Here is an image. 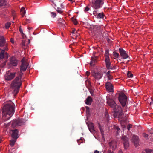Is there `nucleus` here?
<instances>
[{"instance_id":"1","label":"nucleus","mask_w":153,"mask_h":153,"mask_svg":"<svg viewBox=\"0 0 153 153\" xmlns=\"http://www.w3.org/2000/svg\"><path fill=\"white\" fill-rule=\"evenodd\" d=\"M14 104L12 102L7 103L3 107L2 111L3 118L4 121L9 119L14 112Z\"/></svg>"},{"instance_id":"2","label":"nucleus","mask_w":153,"mask_h":153,"mask_svg":"<svg viewBox=\"0 0 153 153\" xmlns=\"http://www.w3.org/2000/svg\"><path fill=\"white\" fill-rule=\"evenodd\" d=\"M22 84L21 76H17L12 82L11 88L13 90L12 93L14 96H15L19 92Z\"/></svg>"},{"instance_id":"3","label":"nucleus","mask_w":153,"mask_h":153,"mask_svg":"<svg viewBox=\"0 0 153 153\" xmlns=\"http://www.w3.org/2000/svg\"><path fill=\"white\" fill-rule=\"evenodd\" d=\"M115 113L114 114V117H117L119 120L121 121H124V119H126V118H123V115L122 110L120 106L116 105L114 108Z\"/></svg>"},{"instance_id":"4","label":"nucleus","mask_w":153,"mask_h":153,"mask_svg":"<svg viewBox=\"0 0 153 153\" xmlns=\"http://www.w3.org/2000/svg\"><path fill=\"white\" fill-rule=\"evenodd\" d=\"M104 4L103 0H94L92 1V6L95 9L101 8Z\"/></svg>"},{"instance_id":"5","label":"nucleus","mask_w":153,"mask_h":153,"mask_svg":"<svg viewBox=\"0 0 153 153\" xmlns=\"http://www.w3.org/2000/svg\"><path fill=\"white\" fill-rule=\"evenodd\" d=\"M127 97L123 93H120L119 94L118 100L123 107H124L127 101Z\"/></svg>"},{"instance_id":"6","label":"nucleus","mask_w":153,"mask_h":153,"mask_svg":"<svg viewBox=\"0 0 153 153\" xmlns=\"http://www.w3.org/2000/svg\"><path fill=\"white\" fill-rule=\"evenodd\" d=\"M8 45L4 37L2 36H0V47L3 48L2 49H4L7 51L8 50Z\"/></svg>"},{"instance_id":"7","label":"nucleus","mask_w":153,"mask_h":153,"mask_svg":"<svg viewBox=\"0 0 153 153\" xmlns=\"http://www.w3.org/2000/svg\"><path fill=\"white\" fill-rule=\"evenodd\" d=\"M21 64L20 69L21 71H25L28 65L27 62V59L25 58L24 57L21 61Z\"/></svg>"},{"instance_id":"8","label":"nucleus","mask_w":153,"mask_h":153,"mask_svg":"<svg viewBox=\"0 0 153 153\" xmlns=\"http://www.w3.org/2000/svg\"><path fill=\"white\" fill-rule=\"evenodd\" d=\"M24 123V120L22 119H16L12 122V126L13 127L21 126L23 125Z\"/></svg>"},{"instance_id":"9","label":"nucleus","mask_w":153,"mask_h":153,"mask_svg":"<svg viewBox=\"0 0 153 153\" xmlns=\"http://www.w3.org/2000/svg\"><path fill=\"white\" fill-rule=\"evenodd\" d=\"M9 67H11L13 66H16L17 65V61L16 58L13 57H11L9 59V62L8 63Z\"/></svg>"},{"instance_id":"10","label":"nucleus","mask_w":153,"mask_h":153,"mask_svg":"<svg viewBox=\"0 0 153 153\" xmlns=\"http://www.w3.org/2000/svg\"><path fill=\"white\" fill-rule=\"evenodd\" d=\"M121 139L123 141L125 149H127L129 146V139L126 136L124 135L122 137Z\"/></svg>"},{"instance_id":"11","label":"nucleus","mask_w":153,"mask_h":153,"mask_svg":"<svg viewBox=\"0 0 153 153\" xmlns=\"http://www.w3.org/2000/svg\"><path fill=\"white\" fill-rule=\"evenodd\" d=\"M119 50L120 55L123 59H126L129 57V56L128 54V52L124 49L120 48Z\"/></svg>"},{"instance_id":"12","label":"nucleus","mask_w":153,"mask_h":153,"mask_svg":"<svg viewBox=\"0 0 153 153\" xmlns=\"http://www.w3.org/2000/svg\"><path fill=\"white\" fill-rule=\"evenodd\" d=\"M103 75V73L102 72H94L92 75L93 77L97 80H98L102 78Z\"/></svg>"},{"instance_id":"13","label":"nucleus","mask_w":153,"mask_h":153,"mask_svg":"<svg viewBox=\"0 0 153 153\" xmlns=\"http://www.w3.org/2000/svg\"><path fill=\"white\" fill-rule=\"evenodd\" d=\"M110 149L114 151L117 148V142L115 140H112L109 143Z\"/></svg>"},{"instance_id":"14","label":"nucleus","mask_w":153,"mask_h":153,"mask_svg":"<svg viewBox=\"0 0 153 153\" xmlns=\"http://www.w3.org/2000/svg\"><path fill=\"white\" fill-rule=\"evenodd\" d=\"M93 14L97 18L100 19H103L104 17H105L104 14L103 12L98 13L97 11H94L93 12Z\"/></svg>"},{"instance_id":"15","label":"nucleus","mask_w":153,"mask_h":153,"mask_svg":"<svg viewBox=\"0 0 153 153\" xmlns=\"http://www.w3.org/2000/svg\"><path fill=\"white\" fill-rule=\"evenodd\" d=\"M105 85L107 90L110 92H113L114 88L112 84L109 82H107L105 83Z\"/></svg>"},{"instance_id":"16","label":"nucleus","mask_w":153,"mask_h":153,"mask_svg":"<svg viewBox=\"0 0 153 153\" xmlns=\"http://www.w3.org/2000/svg\"><path fill=\"white\" fill-rule=\"evenodd\" d=\"M10 131L12 132L11 137L13 138L17 139L18 138V131L17 129L11 130Z\"/></svg>"},{"instance_id":"17","label":"nucleus","mask_w":153,"mask_h":153,"mask_svg":"<svg viewBox=\"0 0 153 153\" xmlns=\"http://www.w3.org/2000/svg\"><path fill=\"white\" fill-rule=\"evenodd\" d=\"M132 140L134 146H137L139 143L138 137L137 135H133L132 137Z\"/></svg>"},{"instance_id":"18","label":"nucleus","mask_w":153,"mask_h":153,"mask_svg":"<svg viewBox=\"0 0 153 153\" xmlns=\"http://www.w3.org/2000/svg\"><path fill=\"white\" fill-rule=\"evenodd\" d=\"M107 102L110 106L113 108L117 105L116 103L113 99L107 98Z\"/></svg>"},{"instance_id":"19","label":"nucleus","mask_w":153,"mask_h":153,"mask_svg":"<svg viewBox=\"0 0 153 153\" xmlns=\"http://www.w3.org/2000/svg\"><path fill=\"white\" fill-rule=\"evenodd\" d=\"M15 76V73H10L9 74H7L5 75L6 80L8 81L12 79Z\"/></svg>"},{"instance_id":"20","label":"nucleus","mask_w":153,"mask_h":153,"mask_svg":"<svg viewBox=\"0 0 153 153\" xmlns=\"http://www.w3.org/2000/svg\"><path fill=\"white\" fill-rule=\"evenodd\" d=\"M107 68L109 69L113 70L116 69V66H111V63L110 60L105 61Z\"/></svg>"},{"instance_id":"21","label":"nucleus","mask_w":153,"mask_h":153,"mask_svg":"<svg viewBox=\"0 0 153 153\" xmlns=\"http://www.w3.org/2000/svg\"><path fill=\"white\" fill-rule=\"evenodd\" d=\"M93 100L90 96H89L86 99L85 103L88 105H91L92 103Z\"/></svg>"},{"instance_id":"22","label":"nucleus","mask_w":153,"mask_h":153,"mask_svg":"<svg viewBox=\"0 0 153 153\" xmlns=\"http://www.w3.org/2000/svg\"><path fill=\"white\" fill-rule=\"evenodd\" d=\"M97 56H95L92 57L91 61L90 63V64L91 66H93L95 65V63L97 62Z\"/></svg>"},{"instance_id":"23","label":"nucleus","mask_w":153,"mask_h":153,"mask_svg":"<svg viewBox=\"0 0 153 153\" xmlns=\"http://www.w3.org/2000/svg\"><path fill=\"white\" fill-rule=\"evenodd\" d=\"M109 51L108 50H106L105 51V61H107L110 60L109 57Z\"/></svg>"},{"instance_id":"24","label":"nucleus","mask_w":153,"mask_h":153,"mask_svg":"<svg viewBox=\"0 0 153 153\" xmlns=\"http://www.w3.org/2000/svg\"><path fill=\"white\" fill-rule=\"evenodd\" d=\"M0 50H1V51L0 53V60H2L4 58V53L7 54V53H5V51H6V50H5L4 49H1Z\"/></svg>"},{"instance_id":"25","label":"nucleus","mask_w":153,"mask_h":153,"mask_svg":"<svg viewBox=\"0 0 153 153\" xmlns=\"http://www.w3.org/2000/svg\"><path fill=\"white\" fill-rule=\"evenodd\" d=\"M88 127L91 132L93 133L94 131V128L93 123H91L88 125Z\"/></svg>"},{"instance_id":"26","label":"nucleus","mask_w":153,"mask_h":153,"mask_svg":"<svg viewBox=\"0 0 153 153\" xmlns=\"http://www.w3.org/2000/svg\"><path fill=\"white\" fill-rule=\"evenodd\" d=\"M7 2L4 0H0V6H5L7 4Z\"/></svg>"},{"instance_id":"27","label":"nucleus","mask_w":153,"mask_h":153,"mask_svg":"<svg viewBox=\"0 0 153 153\" xmlns=\"http://www.w3.org/2000/svg\"><path fill=\"white\" fill-rule=\"evenodd\" d=\"M17 139H15L12 140L10 141V145L11 147H13L14 145L15 142H16V140Z\"/></svg>"},{"instance_id":"28","label":"nucleus","mask_w":153,"mask_h":153,"mask_svg":"<svg viewBox=\"0 0 153 153\" xmlns=\"http://www.w3.org/2000/svg\"><path fill=\"white\" fill-rule=\"evenodd\" d=\"M21 14L22 15V16L23 17L25 15V9L24 7H22L21 9Z\"/></svg>"},{"instance_id":"29","label":"nucleus","mask_w":153,"mask_h":153,"mask_svg":"<svg viewBox=\"0 0 153 153\" xmlns=\"http://www.w3.org/2000/svg\"><path fill=\"white\" fill-rule=\"evenodd\" d=\"M99 127L101 131V134L103 136L104 134V131H103V129L102 128V127L100 125V124H99Z\"/></svg>"},{"instance_id":"30","label":"nucleus","mask_w":153,"mask_h":153,"mask_svg":"<svg viewBox=\"0 0 153 153\" xmlns=\"http://www.w3.org/2000/svg\"><path fill=\"white\" fill-rule=\"evenodd\" d=\"M11 25V23L10 22H7L5 24V27L6 28H8Z\"/></svg>"},{"instance_id":"31","label":"nucleus","mask_w":153,"mask_h":153,"mask_svg":"<svg viewBox=\"0 0 153 153\" xmlns=\"http://www.w3.org/2000/svg\"><path fill=\"white\" fill-rule=\"evenodd\" d=\"M127 75L128 77L131 78L133 76V74L130 71H128L127 73Z\"/></svg>"},{"instance_id":"32","label":"nucleus","mask_w":153,"mask_h":153,"mask_svg":"<svg viewBox=\"0 0 153 153\" xmlns=\"http://www.w3.org/2000/svg\"><path fill=\"white\" fill-rule=\"evenodd\" d=\"M114 128L115 129L117 130V133L118 134L119 133L120 131V129L119 127L117 126H114Z\"/></svg>"},{"instance_id":"33","label":"nucleus","mask_w":153,"mask_h":153,"mask_svg":"<svg viewBox=\"0 0 153 153\" xmlns=\"http://www.w3.org/2000/svg\"><path fill=\"white\" fill-rule=\"evenodd\" d=\"M113 55L114 57L118 58L119 56V54L115 51H114L113 52Z\"/></svg>"},{"instance_id":"34","label":"nucleus","mask_w":153,"mask_h":153,"mask_svg":"<svg viewBox=\"0 0 153 153\" xmlns=\"http://www.w3.org/2000/svg\"><path fill=\"white\" fill-rule=\"evenodd\" d=\"M105 118L106 119V121H108V120H109L108 119H109V115H108V114L107 113V112H105Z\"/></svg>"},{"instance_id":"35","label":"nucleus","mask_w":153,"mask_h":153,"mask_svg":"<svg viewBox=\"0 0 153 153\" xmlns=\"http://www.w3.org/2000/svg\"><path fill=\"white\" fill-rule=\"evenodd\" d=\"M71 19L72 21L73 22V23L74 24V25H77V22L76 21V19L73 18H72Z\"/></svg>"},{"instance_id":"36","label":"nucleus","mask_w":153,"mask_h":153,"mask_svg":"<svg viewBox=\"0 0 153 153\" xmlns=\"http://www.w3.org/2000/svg\"><path fill=\"white\" fill-rule=\"evenodd\" d=\"M145 152L146 153H152V151L151 150L149 149H148L146 150Z\"/></svg>"},{"instance_id":"37","label":"nucleus","mask_w":153,"mask_h":153,"mask_svg":"<svg viewBox=\"0 0 153 153\" xmlns=\"http://www.w3.org/2000/svg\"><path fill=\"white\" fill-rule=\"evenodd\" d=\"M57 11L58 13L60 14H61L62 12V11L61 10V9L59 8H57Z\"/></svg>"},{"instance_id":"38","label":"nucleus","mask_w":153,"mask_h":153,"mask_svg":"<svg viewBox=\"0 0 153 153\" xmlns=\"http://www.w3.org/2000/svg\"><path fill=\"white\" fill-rule=\"evenodd\" d=\"M82 139L78 140H77V142L78 143V144L79 145L80 143H82Z\"/></svg>"},{"instance_id":"39","label":"nucleus","mask_w":153,"mask_h":153,"mask_svg":"<svg viewBox=\"0 0 153 153\" xmlns=\"http://www.w3.org/2000/svg\"><path fill=\"white\" fill-rule=\"evenodd\" d=\"M132 126V125L131 124H128L127 126V129L129 130H130V128Z\"/></svg>"},{"instance_id":"40","label":"nucleus","mask_w":153,"mask_h":153,"mask_svg":"<svg viewBox=\"0 0 153 153\" xmlns=\"http://www.w3.org/2000/svg\"><path fill=\"white\" fill-rule=\"evenodd\" d=\"M107 76L109 80H111L113 79L112 76L111 75H110V76Z\"/></svg>"},{"instance_id":"41","label":"nucleus","mask_w":153,"mask_h":153,"mask_svg":"<svg viewBox=\"0 0 153 153\" xmlns=\"http://www.w3.org/2000/svg\"><path fill=\"white\" fill-rule=\"evenodd\" d=\"M143 135L144 137H145L146 139H147L148 138V134H147L145 133L143 134Z\"/></svg>"},{"instance_id":"42","label":"nucleus","mask_w":153,"mask_h":153,"mask_svg":"<svg viewBox=\"0 0 153 153\" xmlns=\"http://www.w3.org/2000/svg\"><path fill=\"white\" fill-rule=\"evenodd\" d=\"M51 13L52 15V16H53V18L55 17L56 16L55 13L53 12H51Z\"/></svg>"},{"instance_id":"43","label":"nucleus","mask_w":153,"mask_h":153,"mask_svg":"<svg viewBox=\"0 0 153 153\" xmlns=\"http://www.w3.org/2000/svg\"><path fill=\"white\" fill-rule=\"evenodd\" d=\"M59 21V22H61L62 24H64L65 22L64 21V20L62 19H60Z\"/></svg>"},{"instance_id":"44","label":"nucleus","mask_w":153,"mask_h":153,"mask_svg":"<svg viewBox=\"0 0 153 153\" xmlns=\"http://www.w3.org/2000/svg\"><path fill=\"white\" fill-rule=\"evenodd\" d=\"M86 111L87 112L89 113L90 111L89 108L88 106L86 107Z\"/></svg>"},{"instance_id":"45","label":"nucleus","mask_w":153,"mask_h":153,"mask_svg":"<svg viewBox=\"0 0 153 153\" xmlns=\"http://www.w3.org/2000/svg\"><path fill=\"white\" fill-rule=\"evenodd\" d=\"M89 10V8L88 7H85V12L87 11H88Z\"/></svg>"},{"instance_id":"46","label":"nucleus","mask_w":153,"mask_h":153,"mask_svg":"<svg viewBox=\"0 0 153 153\" xmlns=\"http://www.w3.org/2000/svg\"><path fill=\"white\" fill-rule=\"evenodd\" d=\"M90 92L92 96H93L94 95V92L92 90L90 91Z\"/></svg>"},{"instance_id":"47","label":"nucleus","mask_w":153,"mask_h":153,"mask_svg":"<svg viewBox=\"0 0 153 153\" xmlns=\"http://www.w3.org/2000/svg\"><path fill=\"white\" fill-rule=\"evenodd\" d=\"M19 30L22 34H23L22 30V29L21 28V27H20V28H19Z\"/></svg>"},{"instance_id":"48","label":"nucleus","mask_w":153,"mask_h":153,"mask_svg":"<svg viewBox=\"0 0 153 153\" xmlns=\"http://www.w3.org/2000/svg\"><path fill=\"white\" fill-rule=\"evenodd\" d=\"M10 41L13 44L14 43V39H13L11 38Z\"/></svg>"},{"instance_id":"49","label":"nucleus","mask_w":153,"mask_h":153,"mask_svg":"<svg viewBox=\"0 0 153 153\" xmlns=\"http://www.w3.org/2000/svg\"><path fill=\"white\" fill-rule=\"evenodd\" d=\"M110 71H108L106 73V75L107 76H110Z\"/></svg>"},{"instance_id":"50","label":"nucleus","mask_w":153,"mask_h":153,"mask_svg":"<svg viewBox=\"0 0 153 153\" xmlns=\"http://www.w3.org/2000/svg\"><path fill=\"white\" fill-rule=\"evenodd\" d=\"M113 151H111V150H108V153H114L113 152Z\"/></svg>"},{"instance_id":"51","label":"nucleus","mask_w":153,"mask_h":153,"mask_svg":"<svg viewBox=\"0 0 153 153\" xmlns=\"http://www.w3.org/2000/svg\"><path fill=\"white\" fill-rule=\"evenodd\" d=\"M151 99V102L149 103L150 105H152L153 104V100H152V99Z\"/></svg>"},{"instance_id":"52","label":"nucleus","mask_w":153,"mask_h":153,"mask_svg":"<svg viewBox=\"0 0 153 153\" xmlns=\"http://www.w3.org/2000/svg\"><path fill=\"white\" fill-rule=\"evenodd\" d=\"M86 74L87 76H88L90 74V72H88V71H87L86 72Z\"/></svg>"},{"instance_id":"53","label":"nucleus","mask_w":153,"mask_h":153,"mask_svg":"<svg viewBox=\"0 0 153 153\" xmlns=\"http://www.w3.org/2000/svg\"><path fill=\"white\" fill-rule=\"evenodd\" d=\"M94 153H99V151L96 150L94 151Z\"/></svg>"},{"instance_id":"54","label":"nucleus","mask_w":153,"mask_h":153,"mask_svg":"<svg viewBox=\"0 0 153 153\" xmlns=\"http://www.w3.org/2000/svg\"><path fill=\"white\" fill-rule=\"evenodd\" d=\"M118 153H123V152L121 151H119L118 152Z\"/></svg>"},{"instance_id":"55","label":"nucleus","mask_w":153,"mask_h":153,"mask_svg":"<svg viewBox=\"0 0 153 153\" xmlns=\"http://www.w3.org/2000/svg\"><path fill=\"white\" fill-rule=\"evenodd\" d=\"M32 29V27H29V30H31Z\"/></svg>"},{"instance_id":"56","label":"nucleus","mask_w":153,"mask_h":153,"mask_svg":"<svg viewBox=\"0 0 153 153\" xmlns=\"http://www.w3.org/2000/svg\"><path fill=\"white\" fill-rule=\"evenodd\" d=\"M69 0V1L72 2V3H73V2L72 0Z\"/></svg>"},{"instance_id":"57","label":"nucleus","mask_w":153,"mask_h":153,"mask_svg":"<svg viewBox=\"0 0 153 153\" xmlns=\"http://www.w3.org/2000/svg\"><path fill=\"white\" fill-rule=\"evenodd\" d=\"M75 31L74 30H73L72 33H74V32Z\"/></svg>"},{"instance_id":"58","label":"nucleus","mask_w":153,"mask_h":153,"mask_svg":"<svg viewBox=\"0 0 153 153\" xmlns=\"http://www.w3.org/2000/svg\"><path fill=\"white\" fill-rule=\"evenodd\" d=\"M111 67H113V66H113V65L111 64Z\"/></svg>"},{"instance_id":"59","label":"nucleus","mask_w":153,"mask_h":153,"mask_svg":"<svg viewBox=\"0 0 153 153\" xmlns=\"http://www.w3.org/2000/svg\"><path fill=\"white\" fill-rule=\"evenodd\" d=\"M142 153H145V152H142Z\"/></svg>"},{"instance_id":"60","label":"nucleus","mask_w":153,"mask_h":153,"mask_svg":"<svg viewBox=\"0 0 153 153\" xmlns=\"http://www.w3.org/2000/svg\"><path fill=\"white\" fill-rule=\"evenodd\" d=\"M29 68H30V66H29Z\"/></svg>"},{"instance_id":"61","label":"nucleus","mask_w":153,"mask_h":153,"mask_svg":"<svg viewBox=\"0 0 153 153\" xmlns=\"http://www.w3.org/2000/svg\"><path fill=\"white\" fill-rule=\"evenodd\" d=\"M28 21V19H27V21Z\"/></svg>"},{"instance_id":"62","label":"nucleus","mask_w":153,"mask_h":153,"mask_svg":"<svg viewBox=\"0 0 153 153\" xmlns=\"http://www.w3.org/2000/svg\"><path fill=\"white\" fill-rule=\"evenodd\" d=\"M1 140H0V143H1Z\"/></svg>"},{"instance_id":"63","label":"nucleus","mask_w":153,"mask_h":153,"mask_svg":"<svg viewBox=\"0 0 153 153\" xmlns=\"http://www.w3.org/2000/svg\"><path fill=\"white\" fill-rule=\"evenodd\" d=\"M29 43L30 42V40H29Z\"/></svg>"}]
</instances>
